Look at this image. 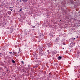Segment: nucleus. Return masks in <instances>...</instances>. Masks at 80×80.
I'll return each mask as SVG.
<instances>
[{"instance_id": "1", "label": "nucleus", "mask_w": 80, "mask_h": 80, "mask_svg": "<svg viewBox=\"0 0 80 80\" xmlns=\"http://www.w3.org/2000/svg\"><path fill=\"white\" fill-rule=\"evenodd\" d=\"M75 45V44L74 43L72 42L71 43L70 46V47H73V46H74Z\"/></svg>"}, {"instance_id": "2", "label": "nucleus", "mask_w": 80, "mask_h": 80, "mask_svg": "<svg viewBox=\"0 0 80 80\" xmlns=\"http://www.w3.org/2000/svg\"><path fill=\"white\" fill-rule=\"evenodd\" d=\"M39 55H44V52L43 51H41L39 52Z\"/></svg>"}, {"instance_id": "3", "label": "nucleus", "mask_w": 80, "mask_h": 80, "mask_svg": "<svg viewBox=\"0 0 80 80\" xmlns=\"http://www.w3.org/2000/svg\"><path fill=\"white\" fill-rule=\"evenodd\" d=\"M57 67H58V65L57 64H56L54 66V68H57Z\"/></svg>"}, {"instance_id": "4", "label": "nucleus", "mask_w": 80, "mask_h": 80, "mask_svg": "<svg viewBox=\"0 0 80 80\" xmlns=\"http://www.w3.org/2000/svg\"><path fill=\"white\" fill-rule=\"evenodd\" d=\"M43 46H42V48H39V50H40V51H41V50H42V48H43Z\"/></svg>"}, {"instance_id": "5", "label": "nucleus", "mask_w": 80, "mask_h": 80, "mask_svg": "<svg viewBox=\"0 0 80 80\" xmlns=\"http://www.w3.org/2000/svg\"><path fill=\"white\" fill-rule=\"evenodd\" d=\"M33 55L34 57H37V54L34 53Z\"/></svg>"}, {"instance_id": "6", "label": "nucleus", "mask_w": 80, "mask_h": 80, "mask_svg": "<svg viewBox=\"0 0 80 80\" xmlns=\"http://www.w3.org/2000/svg\"><path fill=\"white\" fill-rule=\"evenodd\" d=\"M23 69L22 70V71L23 72H25V68H23Z\"/></svg>"}, {"instance_id": "7", "label": "nucleus", "mask_w": 80, "mask_h": 80, "mask_svg": "<svg viewBox=\"0 0 80 80\" xmlns=\"http://www.w3.org/2000/svg\"><path fill=\"white\" fill-rule=\"evenodd\" d=\"M61 58H62V57L59 56L58 58V60H60V59H61Z\"/></svg>"}, {"instance_id": "8", "label": "nucleus", "mask_w": 80, "mask_h": 80, "mask_svg": "<svg viewBox=\"0 0 80 80\" xmlns=\"http://www.w3.org/2000/svg\"><path fill=\"white\" fill-rule=\"evenodd\" d=\"M39 36L40 37H42L43 36V34L41 33V34H40Z\"/></svg>"}, {"instance_id": "9", "label": "nucleus", "mask_w": 80, "mask_h": 80, "mask_svg": "<svg viewBox=\"0 0 80 80\" xmlns=\"http://www.w3.org/2000/svg\"><path fill=\"white\" fill-rule=\"evenodd\" d=\"M22 1L24 2H27V0H22Z\"/></svg>"}, {"instance_id": "10", "label": "nucleus", "mask_w": 80, "mask_h": 80, "mask_svg": "<svg viewBox=\"0 0 80 80\" xmlns=\"http://www.w3.org/2000/svg\"><path fill=\"white\" fill-rule=\"evenodd\" d=\"M49 78H52V75H51L50 76H49Z\"/></svg>"}, {"instance_id": "11", "label": "nucleus", "mask_w": 80, "mask_h": 80, "mask_svg": "<svg viewBox=\"0 0 80 80\" xmlns=\"http://www.w3.org/2000/svg\"><path fill=\"white\" fill-rule=\"evenodd\" d=\"M12 63H15V61H14V60H12Z\"/></svg>"}, {"instance_id": "12", "label": "nucleus", "mask_w": 80, "mask_h": 80, "mask_svg": "<svg viewBox=\"0 0 80 80\" xmlns=\"http://www.w3.org/2000/svg\"><path fill=\"white\" fill-rule=\"evenodd\" d=\"M71 40H74V39H73V38H71Z\"/></svg>"}, {"instance_id": "13", "label": "nucleus", "mask_w": 80, "mask_h": 80, "mask_svg": "<svg viewBox=\"0 0 80 80\" xmlns=\"http://www.w3.org/2000/svg\"><path fill=\"white\" fill-rule=\"evenodd\" d=\"M15 52H13L12 53V54L15 55Z\"/></svg>"}, {"instance_id": "14", "label": "nucleus", "mask_w": 80, "mask_h": 80, "mask_svg": "<svg viewBox=\"0 0 80 80\" xmlns=\"http://www.w3.org/2000/svg\"><path fill=\"white\" fill-rule=\"evenodd\" d=\"M50 43H49L48 44V45H49V46H50Z\"/></svg>"}, {"instance_id": "15", "label": "nucleus", "mask_w": 80, "mask_h": 80, "mask_svg": "<svg viewBox=\"0 0 80 80\" xmlns=\"http://www.w3.org/2000/svg\"><path fill=\"white\" fill-rule=\"evenodd\" d=\"M22 64H23V63H23V61H22Z\"/></svg>"}, {"instance_id": "16", "label": "nucleus", "mask_w": 80, "mask_h": 80, "mask_svg": "<svg viewBox=\"0 0 80 80\" xmlns=\"http://www.w3.org/2000/svg\"><path fill=\"white\" fill-rule=\"evenodd\" d=\"M22 0H21L20 1V2H22Z\"/></svg>"}, {"instance_id": "17", "label": "nucleus", "mask_w": 80, "mask_h": 80, "mask_svg": "<svg viewBox=\"0 0 80 80\" xmlns=\"http://www.w3.org/2000/svg\"><path fill=\"white\" fill-rule=\"evenodd\" d=\"M10 8H13V7H10Z\"/></svg>"}, {"instance_id": "18", "label": "nucleus", "mask_w": 80, "mask_h": 80, "mask_svg": "<svg viewBox=\"0 0 80 80\" xmlns=\"http://www.w3.org/2000/svg\"><path fill=\"white\" fill-rule=\"evenodd\" d=\"M9 53H11V55H12V52H10Z\"/></svg>"}, {"instance_id": "19", "label": "nucleus", "mask_w": 80, "mask_h": 80, "mask_svg": "<svg viewBox=\"0 0 80 80\" xmlns=\"http://www.w3.org/2000/svg\"><path fill=\"white\" fill-rule=\"evenodd\" d=\"M22 11V9H20V11Z\"/></svg>"}, {"instance_id": "20", "label": "nucleus", "mask_w": 80, "mask_h": 80, "mask_svg": "<svg viewBox=\"0 0 80 80\" xmlns=\"http://www.w3.org/2000/svg\"><path fill=\"white\" fill-rule=\"evenodd\" d=\"M63 45H65L64 43H62Z\"/></svg>"}, {"instance_id": "21", "label": "nucleus", "mask_w": 80, "mask_h": 80, "mask_svg": "<svg viewBox=\"0 0 80 80\" xmlns=\"http://www.w3.org/2000/svg\"><path fill=\"white\" fill-rule=\"evenodd\" d=\"M10 10H11V11H12V10H13L12 9H10Z\"/></svg>"}, {"instance_id": "22", "label": "nucleus", "mask_w": 80, "mask_h": 80, "mask_svg": "<svg viewBox=\"0 0 80 80\" xmlns=\"http://www.w3.org/2000/svg\"><path fill=\"white\" fill-rule=\"evenodd\" d=\"M35 67H35V66H34V67H33V68H35Z\"/></svg>"}, {"instance_id": "23", "label": "nucleus", "mask_w": 80, "mask_h": 80, "mask_svg": "<svg viewBox=\"0 0 80 80\" xmlns=\"http://www.w3.org/2000/svg\"><path fill=\"white\" fill-rule=\"evenodd\" d=\"M49 75H50V73H49Z\"/></svg>"}, {"instance_id": "24", "label": "nucleus", "mask_w": 80, "mask_h": 80, "mask_svg": "<svg viewBox=\"0 0 80 80\" xmlns=\"http://www.w3.org/2000/svg\"><path fill=\"white\" fill-rule=\"evenodd\" d=\"M77 38H78V36H77Z\"/></svg>"}, {"instance_id": "25", "label": "nucleus", "mask_w": 80, "mask_h": 80, "mask_svg": "<svg viewBox=\"0 0 80 80\" xmlns=\"http://www.w3.org/2000/svg\"><path fill=\"white\" fill-rule=\"evenodd\" d=\"M63 48V49H64V48Z\"/></svg>"}, {"instance_id": "26", "label": "nucleus", "mask_w": 80, "mask_h": 80, "mask_svg": "<svg viewBox=\"0 0 80 80\" xmlns=\"http://www.w3.org/2000/svg\"><path fill=\"white\" fill-rule=\"evenodd\" d=\"M37 67H38V66L37 65Z\"/></svg>"}]
</instances>
